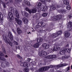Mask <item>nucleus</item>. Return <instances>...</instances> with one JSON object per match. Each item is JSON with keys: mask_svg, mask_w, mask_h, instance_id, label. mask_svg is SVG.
<instances>
[{"mask_svg": "<svg viewBox=\"0 0 72 72\" xmlns=\"http://www.w3.org/2000/svg\"><path fill=\"white\" fill-rule=\"evenodd\" d=\"M72 65L71 66V69H72Z\"/></svg>", "mask_w": 72, "mask_h": 72, "instance_id": "obj_60", "label": "nucleus"}, {"mask_svg": "<svg viewBox=\"0 0 72 72\" xmlns=\"http://www.w3.org/2000/svg\"><path fill=\"white\" fill-rule=\"evenodd\" d=\"M33 46L34 48H37L39 46V44L38 43H36L33 45Z\"/></svg>", "mask_w": 72, "mask_h": 72, "instance_id": "obj_21", "label": "nucleus"}, {"mask_svg": "<svg viewBox=\"0 0 72 72\" xmlns=\"http://www.w3.org/2000/svg\"><path fill=\"white\" fill-rule=\"evenodd\" d=\"M42 68H40V69H38V72H42Z\"/></svg>", "mask_w": 72, "mask_h": 72, "instance_id": "obj_36", "label": "nucleus"}, {"mask_svg": "<svg viewBox=\"0 0 72 72\" xmlns=\"http://www.w3.org/2000/svg\"><path fill=\"white\" fill-rule=\"evenodd\" d=\"M54 50H56V51H58L59 50H60V48L58 47H55L54 48Z\"/></svg>", "mask_w": 72, "mask_h": 72, "instance_id": "obj_22", "label": "nucleus"}, {"mask_svg": "<svg viewBox=\"0 0 72 72\" xmlns=\"http://www.w3.org/2000/svg\"><path fill=\"white\" fill-rule=\"evenodd\" d=\"M23 13H24L25 16H27V15H28V14L27 12H24Z\"/></svg>", "mask_w": 72, "mask_h": 72, "instance_id": "obj_43", "label": "nucleus"}, {"mask_svg": "<svg viewBox=\"0 0 72 72\" xmlns=\"http://www.w3.org/2000/svg\"><path fill=\"white\" fill-rule=\"evenodd\" d=\"M21 13H23V12H21Z\"/></svg>", "mask_w": 72, "mask_h": 72, "instance_id": "obj_62", "label": "nucleus"}, {"mask_svg": "<svg viewBox=\"0 0 72 72\" xmlns=\"http://www.w3.org/2000/svg\"><path fill=\"white\" fill-rule=\"evenodd\" d=\"M22 20L25 24H27L28 23V20L27 18L24 17L23 19Z\"/></svg>", "mask_w": 72, "mask_h": 72, "instance_id": "obj_14", "label": "nucleus"}, {"mask_svg": "<svg viewBox=\"0 0 72 72\" xmlns=\"http://www.w3.org/2000/svg\"><path fill=\"white\" fill-rule=\"evenodd\" d=\"M64 53H65L64 51V50H60V54H61V55H63V54H64Z\"/></svg>", "mask_w": 72, "mask_h": 72, "instance_id": "obj_23", "label": "nucleus"}, {"mask_svg": "<svg viewBox=\"0 0 72 72\" xmlns=\"http://www.w3.org/2000/svg\"><path fill=\"white\" fill-rule=\"evenodd\" d=\"M3 72H8L9 71L7 70H4Z\"/></svg>", "mask_w": 72, "mask_h": 72, "instance_id": "obj_50", "label": "nucleus"}, {"mask_svg": "<svg viewBox=\"0 0 72 72\" xmlns=\"http://www.w3.org/2000/svg\"><path fill=\"white\" fill-rule=\"evenodd\" d=\"M56 72H61V71H56Z\"/></svg>", "mask_w": 72, "mask_h": 72, "instance_id": "obj_57", "label": "nucleus"}, {"mask_svg": "<svg viewBox=\"0 0 72 72\" xmlns=\"http://www.w3.org/2000/svg\"><path fill=\"white\" fill-rule=\"evenodd\" d=\"M12 31H13V32L15 33H16V32H15V30H14V29H12Z\"/></svg>", "mask_w": 72, "mask_h": 72, "instance_id": "obj_48", "label": "nucleus"}, {"mask_svg": "<svg viewBox=\"0 0 72 72\" xmlns=\"http://www.w3.org/2000/svg\"><path fill=\"white\" fill-rule=\"evenodd\" d=\"M64 3L65 5H68L69 4V2L68 0H64Z\"/></svg>", "mask_w": 72, "mask_h": 72, "instance_id": "obj_20", "label": "nucleus"}, {"mask_svg": "<svg viewBox=\"0 0 72 72\" xmlns=\"http://www.w3.org/2000/svg\"><path fill=\"white\" fill-rule=\"evenodd\" d=\"M48 50L49 51H51L52 50H51V49L50 48H49Z\"/></svg>", "mask_w": 72, "mask_h": 72, "instance_id": "obj_49", "label": "nucleus"}, {"mask_svg": "<svg viewBox=\"0 0 72 72\" xmlns=\"http://www.w3.org/2000/svg\"><path fill=\"white\" fill-rule=\"evenodd\" d=\"M15 15L17 17V18H19V13H18V12L17 11H16L15 13Z\"/></svg>", "mask_w": 72, "mask_h": 72, "instance_id": "obj_18", "label": "nucleus"}, {"mask_svg": "<svg viewBox=\"0 0 72 72\" xmlns=\"http://www.w3.org/2000/svg\"><path fill=\"white\" fill-rule=\"evenodd\" d=\"M36 10H37L35 8H34L32 9L31 10V13H35L36 12Z\"/></svg>", "mask_w": 72, "mask_h": 72, "instance_id": "obj_12", "label": "nucleus"}, {"mask_svg": "<svg viewBox=\"0 0 72 72\" xmlns=\"http://www.w3.org/2000/svg\"><path fill=\"white\" fill-rule=\"evenodd\" d=\"M20 1H21L22 0H19Z\"/></svg>", "mask_w": 72, "mask_h": 72, "instance_id": "obj_61", "label": "nucleus"}, {"mask_svg": "<svg viewBox=\"0 0 72 72\" xmlns=\"http://www.w3.org/2000/svg\"><path fill=\"white\" fill-rule=\"evenodd\" d=\"M17 30L18 33L19 35H20V34L22 33V30L20 29L19 28H17Z\"/></svg>", "mask_w": 72, "mask_h": 72, "instance_id": "obj_16", "label": "nucleus"}, {"mask_svg": "<svg viewBox=\"0 0 72 72\" xmlns=\"http://www.w3.org/2000/svg\"><path fill=\"white\" fill-rule=\"evenodd\" d=\"M3 7L4 8H5V4H3Z\"/></svg>", "mask_w": 72, "mask_h": 72, "instance_id": "obj_52", "label": "nucleus"}, {"mask_svg": "<svg viewBox=\"0 0 72 72\" xmlns=\"http://www.w3.org/2000/svg\"><path fill=\"white\" fill-rule=\"evenodd\" d=\"M47 13H45L44 14H42V15L43 16V17H46L47 16Z\"/></svg>", "mask_w": 72, "mask_h": 72, "instance_id": "obj_37", "label": "nucleus"}, {"mask_svg": "<svg viewBox=\"0 0 72 72\" xmlns=\"http://www.w3.org/2000/svg\"><path fill=\"white\" fill-rule=\"evenodd\" d=\"M72 16L71 15H69V18H71L72 17Z\"/></svg>", "mask_w": 72, "mask_h": 72, "instance_id": "obj_54", "label": "nucleus"}, {"mask_svg": "<svg viewBox=\"0 0 72 72\" xmlns=\"http://www.w3.org/2000/svg\"><path fill=\"white\" fill-rule=\"evenodd\" d=\"M29 33H31V32H30L29 33L28 32V34H29Z\"/></svg>", "mask_w": 72, "mask_h": 72, "instance_id": "obj_59", "label": "nucleus"}, {"mask_svg": "<svg viewBox=\"0 0 72 72\" xmlns=\"http://www.w3.org/2000/svg\"><path fill=\"white\" fill-rule=\"evenodd\" d=\"M64 51H66V53H70L71 51V50L69 49H66L64 50Z\"/></svg>", "mask_w": 72, "mask_h": 72, "instance_id": "obj_25", "label": "nucleus"}, {"mask_svg": "<svg viewBox=\"0 0 72 72\" xmlns=\"http://www.w3.org/2000/svg\"><path fill=\"white\" fill-rule=\"evenodd\" d=\"M42 46L43 48L44 49H48L49 47L50 46L48 45V44L46 43H45L43 44Z\"/></svg>", "mask_w": 72, "mask_h": 72, "instance_id": "obj_7", "label": "nucleus"}, {"mask_svg": "<svg viewBox=\"0 0 72 72\" xmlns=\"http://www.w3.org/2000/svg\"><path fill=\"white\" fill-rule=\"evenodd\" d=\"M51 9H52V10H55L56 9L55 6H52L51 7Z\"/></svg>", "mask_w": 72, "mask_h": 72, "instance_id": "obj_34", "label": "nucleus"}, {"mask_svg": "<svg viewBox=\"0 0 72 72\" xmlns=\"http://www.w3.org/2000/svg\"><path fill=\"white\" fill-rule=\"evenodd\" d=\"M21 65L22 67H24L27 68V67H29L30 66V64L29 63L27 64L26 62H23L21 63Z\"/></svg>", "mask_w": 72, "mask_h": 72, "instance_id": "obj_3", "label": "nucleus"}, {"mask_svg": "<svg viewBox=\"0 0 72 72\" xmlns=\"http://www.w3.org/2000/svg\"><path fill=\"white\" fill-rule=\"evenodd\" d=\"M60 12L61 13H66L67 11L65 10H60Z\"/></svg>", "mask_w": 72, "mask_h": 72, "instance_id": "obj_19", "label": "nucleus"}, {"mask_svg": "<svg viewBox=\"0 0 72 72\" xmlns=\"http://www.w3.org/2000/svg\"><path fill=\"white\" fill-rule=\"evenodd\" d=\"M39 24H40V22L39 23Z\"/></svg>", "mask_w": 72, "mask_h": 72, "instance_id": "obj_63", "label": "nucleus"}, {"mask_svg": "<svg viewBox=\"0 0 72 72\" xmlns=\"http://www.w3.org/2000/svg\"><path fill=\"white\" fill-rule=\"evenodd\" d=\"M36 68H35L34 67H32V68H31L30 69H31V70H32V71H33L34 70H35V69H36Z\"/></svg>", "mask_w": 72, "mask_h": 72, "instance_id": "obj_42", "label": "nucleus"}, {"mask_svg": "<svg viewBox=\"0 0 72 72\" xmlns=\"http://www.w3.org/2000/svg\"><path fill=\"white\" fill-rule=\"evenodd\" d=\"M0 56H2V57H5L4 54L3 53H1V52H0Z\"/></svg>", "mask_w": 72, "mask_h": 72, "instance_id": "obj_41", "label": "nucleus"}, {"mask_svg": "<svg viewBox=\"0 0 72 72\" xmlns=\"http://www.w3.org/2000/svg\"><path fill=\"white\" fill-rule=\"evenodd\" d=\"M66 9H68V10H70V9H71V7H70V6L68 5V6L66 7Z\"/></svg>", "mask_w": 72, "mask_h": 72, "instance_id": "obj_39", "label": "nucleus"}, {"mask_svg": "<svg viewBox=\"0 0 72 72\" xmlns=\"http://www.w3.org/2000/svg\"><path fill=\"white\" fill-rule=\"evenodd\" d=\"M62 32L61 30L59 31L57 33V34H58V35H61V34H62Z\"/></svg>", "mask_w": 72, "mask_h": 72, "instance_id": "obj_40", "label": "nucleus"}, {"mask_svg": "<svg viewBox=\"0 0 72 72\" xmlns=\"http://www.w3.org/2000/svg\"><path fill=\"white\" fill-rule=\"evenodd\" d=\"M14 44H15L16 45H17L18 44V43H17V42L16 41H14Z\"/></svg>", "mask_w": 72, "mask_h": 72, "instance_id": "obj_45", "label": "nucleus"}, {"mask_svg": "<svg viewBox=\"0 0 72 72\" xmlns=\"http://www.w3.org/2000/svg\"><path fill=\"white\" fill-rule=\"evenodd\" d=\"M8 16L10 17V20H13L14 19V17H13V15L12 12H9L8 14Z\"/></svg>", "mask_w": 72, "mask_h": 72, "instance_id": "obj_6", "label": "nucleus"}, {"mask_svg": "<svg viewBox=\"0 0 72 72\" xmlns=\"http://www.w3.org/2000/svg\"><path fill=\"white\" fill-rule=\"evenodd\" d=\"M24 3H26V5H27L28 6H30V3L29 1H24Z\"/></svg>", "mask_w": 72, "mask_h": 72, "instance_id": "obj_27", "label": "nucleus"}, {"mask_svg": "<svg viewBox=\"0 0 72 72\" xmlns=\"http://www.w3.org/2000/svg\"><path fill=\"white\" fill-rule=\"evenodd\" d=\"M21 72H22V71H21Z\"/></svg>", "mask_w": 72, "mask_h": 72, "instance_id": "obj_64", "label": "nucleus"}, {"mask_svg": "<svg viewBox=\"0 0 72 72\" xmlns=\"http://www.w3.org/2000/svg\"><path fill=\"white\" fill-rule=\"evenodd\" d=\"M3 39L4 40V41L6 42V43H8V44H9L12 46V43H11L10 41L9 40H8V38H7L6 37V35H3Z\"/></svg>", "mask_w": 72, "mask_h": 72, "instance_id": "obj_2", "label": "nucleus"}, {"mask_svg": "<svg viewBox=\"0 0 72 72\" xmlns=\"http://www.w3.org/2000/svg\"><path fill=\"white\" fill-rule=\"evenodd\" d=\"M69 66L66 69V72H69L68 71L69 70Z\"/></svg>", "mask_w": 72, "mask_h": 72, "instance_id": "obj_35", "label": "nucleus"}, {"mask_svg": "<svg viewBox=\"0 0 72 72\" xmlns=\"http://www.w3.org/2000/svg\"><path fill=\"white\" fill-rule=\"evenodd\" d=\"M1 66L3 68H4L5 67V66L4 65H2Z\"/></svg>", "mask_w": 72, "mask_h": 72, "instance_id": "obj_51", "label": "nucleus"}, {"mask_svg": "<svg viewBox=\"0 0 72 72\" xmlns=\"http://www.w3.org/2000/svg\"><path fill=\"white\" fill-rule=\"evenodd\" d=\"M16 48L17 49H19V46H18L17 47H16Z\"/></svg>", "mask_w": 72, "mask_h": 72, "instance_id": "obj_53", "label": "nucleus"}, {"mask_svg": "<svg viewBox=\"0 0 72 72\" xmlns=\"http://www.w3.org/2000/svg\"><path fill=\"white\" fill-rule=\"evenodd\" d=\"M68 27L71 30H72V23L71 22H69L67 24Z\"/></svg>", "mask_w": 72, "mask_h": 72, "instance_id": "obj_10", "label": "nucleus"}, {"mask_svg": "<svg viewBox=\"0 0 72 72\" xmlns=\"http://www.w3.org/2000/svg\"><path fill=\"white\" fill-rule=\"evenodd\" d=\"M27 61H28V62H30V60H31V59L28 58L27 59Z\"/></svg>", "mask_w": 72, "mask_h": 72, "instance_id": "obj_46", "label": "nucleus"}, {"mask_svg": "<svg viewBox=\"0 0 72 72\" xmlns=\"http://www.w3.org/2000/svg\"><path fill=\"white\" fill-rule=\"evenodd\" d=\"M3 17L4 16H3V15L1 14V13L0 12V19L1 22L3 21Z\"/></svg>", "mask_w": 72, "mask_h": 72, "instance_id": "obj_13", "label": "nucleus"}, {"mask_svg": "<svg viewBox=\"0 0 72 72\" xmlns=\"http://www.w3.org/2000/svg\"><path fill=\"white\" fill-rule=\"evenodd\" d=\"M39 55H40V56L45 57L47 55V53L45 51H42L40 52L39 53Z\"/></svg>", "mask_w": 72, "mask_h": 72, "instance_id": "obj_5", "label": "nucleus"}, {"mask_svg": "<svg viewBox=\"0 0 72 72\" xmlns=\"http://www.w3.org/2000/svg\"><path fill=\"white\" fill-rule=\"evenodd\" d=\"M62 15H57V16L53 17V18L54 21H57L59 20V19L62 18Z\"/></svg>", "mask_w": 72, "mask_h": 72, "instance_id": "obj_4", "label": "nucleus"}, {"mask_svg": "<svg viewBox=\"0 0 72 72\" xmlns=\"http://www.w3.org/2000/svg\"><path fill=\"white\" fill-rule=\"evenodd\" d=\"M40 24H43V22H42L40 23Z\"/></svg>", "mask_w": 72, "mask_h": 72, "instance_id": "obj_56", "label": "nucleus"}, {"mask_svg": "<svg viewBox=\"0 0 72 72\" xmlns=\"http://www.w3.org/2000/svg\"><path fill=\"white\" fill-rule=\"evenodd\" d=\"M48 8V7L46 6H42V8H41L42 11L43 12H46V11H47Z\"/></svg>", "mask_w": 72, "mask_h": 72, "instance_id": "obj_9", "label": "nucleus"}, {"mask_svg": "<svg viewBox=\"0 0 72 72\" xmlns=\"http://www.w3.org/2000/svg\"><path fill=\"white\" fill-rule=\"evenodd\" d=\"M4 51L3 52V53H4V54H6V51H5V50L4 49Z\"/></svg>", "mask_w": 72, "mask_h": 72, "instance_id": "obj_47", "label": "nucleus"}, {"mask_svg": "<svg viewBox=\"0 0 72 72\" xmlns=\"http://www.w3.org/2000/svg\"><path fill=\"white\" fill-rule=\"evenodd\" d=\"M37 8H39L40 7H41V5H42V4L41 3H40V2H37Z\"/></svg>", "mask_w": 72, "mask_h": 72, "instance_id": "obj_17", "label": "nucleus"}, {"mask_svg": "<svg viewBox=\"0 0 72 72\" xmlns=\"http://www.w3.org/2000/svg\"><path fill=\"white\" fill-rule=\"evenodd\" d=\"M67 65H68V64L65 63L62 64H59L58 65H56L55 66L51 65L49 66H46L43 67L42 68V69L43 71H47L48 69L50 68H54V67H56V69H58V68H60V67H63L64 66H67Z\"/></svg>", "mask_w": 72, "mask_h": 72, "instance_id": "obj_1", "label": "nucleus"}, {"mask_svg": "<svg viewBox=\"0 0 72 72\" xmlns=\"http://www.w3.org/2000/svg\"><path fill=\"white\" fill-rule=\"evenodd\" d=\"M68 58V56H62V57L61 59L62 60L65 59H67Z\"/></svg>", "mask_w": 72, "mask_h": 72, "instance_id": "obj_26", "label": "nucleus"}, {"mask_svg": "<svg viewBox=\"0 0 72 72\" xmlns=\"http://www.w3.org/2000/svg\"><path fill=\"white\" fill-rule=\"evenodd\" d=\"M6 64L7 66H9L10 65L9 64V63L8 62H6Z\"/></svg>", "mask_w": 72, "mask_h": 72, "instance_id": "obj_44", "label": "nucleus"}, {"mask_svg": "<svg viewBox=\"0 0 72 72\" xmlns=\"http://www.w3.org/2000/svg\"><path fill=\"white\" fill-rule=\"evenodd\" d=\"M0 60H1L2 61H5V60H6V59L4 57H0Z\"/></svg>", "mask_w": 72, "mask_h": 72, "instance_id": "obj_31", "label": "nucleus"}, {"mask_svg": "<svg viewBox=\"0 0 72 72\" xmlns=\"http://www.w3.org/2000/svg\"><path fill=\"white\" fill-rule=\"evenodd\" d=\"M54 35H55V37H57V34H54Z\"/></svg>", "mask_w": 72, "mask_h": 72, "instance_id": "obj_55", "label": "nucleus"}, {"mask_svg": "<svg viewBox=\"0 0 72 72\" xmlns=\"http://www.w3.org/2000/svg\"><path fill=\"white\" fill-rule=\"evenodd\" d=\"M65 36L66 38L69 37L70 36V33H68L67 32H64Z\"/></svg>", "mask_w": 72, "mask_h": 72, "instance_id": "obj_11", "label": "nucleus"}, {"mask_svg": "<svg viewBox=\"0 0 72 72\" xmlns=\"http://www.w3.org/2000/svg\"><path fill=\"white\" fill-rule=\"evenodd\" d=\"M25 9L26 11H28V12L30 14H31V10H30L28 8H26Z\"/></svg>", "mask_w": 72, "mask_h": 72, "instance_id": "obj_33", "label": "nucleus"}, {"mask_svg": "<svg viewBox=\"0 0 72 72\" xmlns=\"http://www.w3.org/2000/svg\"><path fill=\"white\" fill-rule=\"evenodd\" d=\"M51 55V59H53V58H57V56L55 55Z\"/></svg>", "mask_w": 72, "mask_h": 72, "instance_id": "obj_32", "label": "nucleus"}, {"mask_svg": "<svg viewBox=\"0 0 72 72\" xmlns=\"http://www.w3.org/2000/svg\"><path fill=\"white\" fill-rule=\"evenodd\" d=\"M42 41V39L41 38H39L37 40V42H41Z\"/></svg>", "mask_w": 72, "mask_h": 72, "instance_id": "obj_24", "label": "nucleus"}, {"mask_svg": "<svg viewBox=\"0 0 72 72\" xmlns=\"http://www.w3.org/2000/svg\"><path fill=\"white\" fill-rule=\"evenodd\" d=\"M17 57L18 58H19V59H22V58L19 55H17Z\"/></svg>", "mask_w": 72, "mask_h": 72, "instance_id": "obj_38", "label": "nucleus"}, {"mask_svg": "<svg viewBox=\"0 0 72 72\" xmlns=\"http://www.w3.org/2000/svg\"><path fill=\"white\" fill-rule=\"evenodd\" d=\"M51 55L47 56L45 57V58L47 59H51Z\"/></svg>", "mask_w": 72, "mask_h": 72, "instance_id": "obj_30", "label": "nucleus"}, {"mask_svg": "<svg viewBox=\"0 0 72 72\" xmlns=\"http://www.w3.org/2000/svg\"><path fill=\"white\" fill-rule=\"evenodd\" d=\"M8 37L10 38L11 40H13V36L12 34V33L10 32H9L8 34Z\"/></svg>", "mask_w": 72, "mask_h": 72, "instance_id": "obj_8", "label": "nucleus"}, {"mask_svg": "<svg viewBox=\"0 0 72 72\" xmlns=\"http://www.w3.org/2000/svg\"><path fill=\"white\" fill-rule=\"evenodd\" d=\"M23 71L24 72H28L29 71V69L25 68L23 69Z\"/></svg>", "mask_w": 72, "mask_h": 72, "instance_id": "obj_29", "label": "nucleus"}, {"mask_svg": "<svg viewBox=\"0 0 72 72\" xmlns=\"http://www.w3.org/2000/svg\"><path fill=\"white\" fill-rule=\"evenodd\" d=\"M5 57H6V58H7V57H8V56L6 55L5 56Z\"/></svg>", "mask_w": 72, "mask_h": 72, "instance_id": "obj_58", "label": "nucleus"}, {"mask_svg": "<svg viewBox=\"0 0 72 72\" xmlns=\"http://www.w3.org/2000/svg\"><path fill=\"white\" fill-rule=\"evenodd\" d=\"M39 0L40 1H41L42 3H45V1H47L48 2H50V0Z\"/></svg>", "mask_w": 72, "mask_h": 72, "instance_id": "obj_28", "label": "nucleus"}, {"mask_svg": "<svg viewBox=\"0 0 72 72\" xmlns=\"http://www.w3.org/2000/svg\"><path fill=\"white\" fill-rule=\"evenodd\" d=\"M16 21L17 22V23L18 24H21L22 23V21H21L17 18H15Z\"/></svg>", "mask_w": 72, "mask_h": 72, "instance_id": "obj_15", "label": "nucleus"}]
</instances>
